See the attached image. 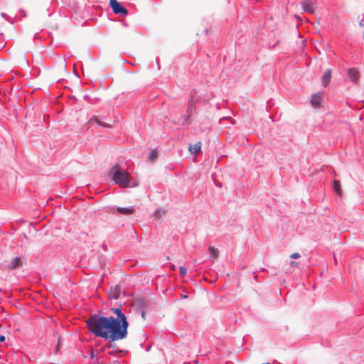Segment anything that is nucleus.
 <instances>
[{
    "label": "nucleus",
    "mask_w": 364,
    "mask_h": 364,
    "mask_svg": "<svg viewBox=\"0 0 364 364\" xmlns=\"http://www.w3.org/2000/svg\"><path fill=\"white\" fill-rule=\"evenodd\" d=\"M109 174L112 176L115 184H119L123 187H135L136 183L131 184L129 172L119 166L118 164L112 167Z\"/></svg>",
    "instance_id": "f257e3e1"
},
{
    "label": "nucleus",
    "mask_w": 364,
    "mask_h": 364,
    "mask_svg": "<svg viewBox=\"0 0 364 364\" xmlns=\"http://www.w3.org/2000/svg\"><path fill=\"white\" fill-rule=\"evenodd\" d=\"M109 6L114 14L125 16L128 14V9L117 0H109Z\"/></svg>",
    "instance_id": "f03ea898"
},
{
    "label": "nucleus",
    "mask_w": 364,
    "mask_h": 364,
    "mask_svg": "<svg viewBox=\"0 0 364 364\" xmlns=\"http://www.w3.org/2000/svg\"><path fill=\"white\" fill-rule=\"evenodd\" d=\"M312 5L313 0H303L301 2V6L304 12L313 14L314 12V9Z\"/></svg>",
    "instance_id": "7ed1b4c3"
},
{
    "label": "nucleus",
    "mask_w": 364,
    "mask_h": 364,
    "mask_svg": "<svg viewBox=\"0 0 364 364\" xmlns=\"http://www.w3.org/2000/svg\"><path fill=\"white\" fill-rule=\"evenodd\" d=\"M116 210L120 215H129L134 213L135 209L133 206L117 207Z\"/></svg>",
    "instance_id": "20e7f679"
},
{
    "label": "nucleus",
    "mask_w": 364,
    "mask_h": 364,
    "mask_svg": "<svg viewBox=\"0 0 364 364\" xmlns=\"http://www.w3.org/2000/svg\"><path fill=\"white\" fill-rule=\"evenodd\" d=\"M347 73L348 77L351 82H355L358 80L359 73L357 69L354 68H349Z\"/></svg>",
    "instance_id": "39448f33"
},
{
    "label": "nucleus",
    "mask_w": 364,
    "mask_h": 364,
    "mask_svg": "<svg viewBox=\"0 0 364 364\" xmlns=\"http://www.w3.org/2000/svg\"><path fill=\"white\" fill-rule=\"evenodd\" d=\"M331 69H328L326 70L323 76H322V79H321V83H322V85L323 87H326L330 81H331Z\"/></svg>",
    "instance_id": "423d86ee"
},
{
    "label": "nucleus",
    "mask_w": 364,
    "mask_h": 364,
    "mask_svg": "<svg viewBox=\"0 0 364 364\" xmlns=\"http://www.w3.org/2000/svg\"><path fill=\"white\" fill-rule=\"evenodd\" d=\"M188 151L191 154L197 155L201 151V142L198 141L193 146L190 144L188 145Z\"/></svg>",
    "instance_id": "0eeeda50"
},
{
    "label": "nucleus",
    "mask_w": 364,
    "mask_h": 364,
    "mask_svg": "<svg viewBox=\"0 0 364 364\" xmlns=\"http://www.w3.org/2000/svg\"><path fill=\"white\" fill-rule=\"evenodd\" d=\"M90 122H95L96 123L98 126L100 127H105V128H112V125L109 123H106V122H104L102 121H101L96 116H93L90 120Z\"/></svg>",
    "instance_id": "6e6552de"
},
{
    "label": "nucleus",
    "mask_w": 364,
    "mask_h": 364,
    "mask_svg": "<svg viewBox=\"0 0 364 364\" xmlns=\"http://www.w3.org/2000/svg\"><path fill=\"white\" fill-rule=\"evenodd\" d=\"M321 96L318 93H314L311 95V103L314 107H318L321 103Z\"/></svg>",
    "instance_id": "1a4fd4ad"
},
{
    "label": "nucleus",
    "mask_w": 364,
    "mask_h": 364,
    "mask_svg": "<svg viewBox=\"0 0 364 364\" xmlns=\"http://www.w3.org/2000/svg\"><path fill=\"white\" fill-rule=\"evenodd\" d=\"M333 188L337 195H341V186L338 181L335 180L333 181Z\"/></svg>",
    "instance_id": "9d476101"
},
{
    "label": "nucleus",
    "mask_w": 364,
    "mask_h": 364,
    "mask_svg": "<svg viewBox=\"0 0 364 364\" xmlns=\"http://www.w3.org/2000/svg\"><path fill=\"white\" fill-rule=\"evenodd\" d=\"M190 115L189 114H183L181 117V120L182 121V124L183 125L185 124H190L191 122L189 121Z\"/></svg>",
    "instance_id": "9b49d317"
},
{
    "label": "nucleus",
    "mask_w": 364,
    "mask_h": 364,
    "mask_svg": "<svg viewBox=\"0 0 364 364\" xmlns=\"http://www.w3.org/2000/svg\"><path fill=\"white\" fill-rule=\"evenodd\" d=\"M157 157V151L152 150L149 153L148 158L150 161L154 160Z\"/></svg>",
    "instance_id": "f8f14e48"
},
{
    "label": "nucleus",
    "mask_w": 364,
    "mask_h": 364,
    "mask_svg": "<svg viewBox=\"0 0 364 364\" xmlns=\"http://www.w3.org/2000/svg\"><path fill=\"white\" fill-rule=\"evenodd\" d=\"M359 26H364V19H363V18H362V19H360V21H359Z\"/></svg>",
    "instance_id": "ddd939ff"
},
{
    "label": "nucleus",
    "mask_w": 364,
    "mask_h": 364,
    "mask_svg": "<svg viewBox=\"0 0 364 364\" xmlns=\"http://www.w3.org/2000/svg\"><path fill=\"white\" fill-rule=\"evenodd\" d=\"M1 16L3 18H4L5 19H6V20L8 21V19H7V15H6L5 13H1Z\"/></svg>",
    "instance_id": "4468645a"
},
{
    "label": "nucleus",
    "mask_w": 364,
    "mask_h": 364,
    "mask_svg": "<svg viewBox=\"0 0 364 364\" xmlns=\"http://www.w3.org/2000/svg\"><path fill=\"white\" fill-rule=\"evenodd\" d=\"M208 250H212V251H214V250H218V249H215V247H209Z\"/></svg>",
    "instance_id": "2eb2a0df"
},
{
    "label": "nucleus",
    "mask_w": 364,
    "mask_h": 364,
    "mask_svg": "<svg viewBox=\"0 0 364 364\" xmlns=\"http://www.w3.org/2000/svg\"><path fill=\"white\" fill-rule=\"evenodd\" d=\"M208 31H209V30H208V28H205L203 30V32H204V33H205V35H208Z\"/></svg>",
    "instance_id": "dca6fc26"
},
{
    "label": "nucleus",
    "mask_w": 364,
    "mask_h": 364,
    "mask_svg": "<svg viewBox=\"0 0 364 364\" xmlns=\"http://www.w3.org/2000/svg\"><path fill=\"white\" fill-rule=\"evenodd\" d=\"M102 248L104 249V250H107V247L105 244H102Z\"/></svg>",
    "instance_id": "f3484780"
},
{
    "label": "nucleus",
    "mask_w": 364,
    "mask_h": 364,
    "mask_svg": "<svg viewBox=\"0 0 364 364\" xmlns=\"http://www.w3.org/2000/svg\"><path fill=\"white\" fill-rule=\"evenodd\" d=\"M21 14H23L24 16H26L25 11L23 9L21 10Z\"/></svg>",
    "instance_id": "a211bd4d"
},
{
    "label": "nucleus",
    "mask_w": 364,
    "mask_h": 364,
    "mask_svg": "<svg viewBox=\"0 0 364 364\" xmlns=\"http://www.w3.org/2000/svg\"><path fill=\"white\" fill-rule=\"evenodd\" d=\"M88 98H89V96H88L87 95H85L84 96V99H85V100H86V99H88Z\"/></svg>",
    "instance_id": "6ab92c4d"
},
{
    "label": "nucleus",
    "mask_w": 364,
    "mask_h": 364,
    "mask_svg": "<svg viewBox=\"0 0 364 364\" xmlns=\"http://www.w3.org/2000/svg\"><path fill=\"white\" fill-rule=\"evenodd\" d=\"M156 65H158V68H159V60L156 59Z\"/></svg>",
    "instance_id": "aec40b11"
},
{
    "label": "nucleus",
    "mask_w": 364,
    "mask_h": 364,
    "mask_svg": "<svg viewBox=\"0 0 364 364\" xmlns=\"http://www.w3.org/2000/svg\"><path fill=\"white\" fill-rule=\"evenodd\" d=\"M295 18H296L297 19H300V18L297 15H295Z\"/></svg>",
    "instance_id": "412c9836"
}]
</instances>
